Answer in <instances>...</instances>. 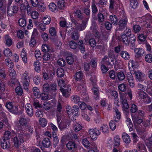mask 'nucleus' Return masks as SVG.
Instances as JSON below:
<instances>
[{
    "label": "nucleus",
    "instance_id": "nucleus-1",
    "mask_svg": "<svg viewBox=\"0 0 152 152\" xmlns=\"http://www.w3.org/2000/svg\"><path fill=\"white\" fill-rule=\"evenodd\" d=\"M30 138V134H26L25 130L20 129L18 132L16 136L14 138V146L16 147H18L24 141L27 140Z\"/></svg>",
    "mask_w": 152,
    "mask_h": 152
},
{
    "label": "nucleus",
    "instance_id": "nucleus-2",
    "mask_svg": "<svg viewBox=\"0 0 152 152\" xmlns=\"http://www.w3.org/2000/svg\"><path fill=\"white\" fill-rule=\"evenodd\" d=\"M121 19L119 20L118 23V26L116 28V31H122L125 28H127V24L128 23V19L126 18V14L124 13L123 15L122 14L120 15Z\"/></svg>",
    "mask_w": 152,
    "mask_h": 152
},
{
    "label": "nucleus",
    "instance_id": "nucleus-3",
    "mask_svg": "<svg viewBox=\"0 0 152 152\" xmlns=\"http://www.w3.org/2000/svg\"><path fill=\"white\" fill-rule=\"evenodd\" d=\"M71 19L75 29L77 31H81L84 30L86 27L87 21H82L81 23L77 22V21L73 17H71Z\"/></svg>",
    "mask_w": 152,
    "mask_h": 152
},
{
    "label": "nucleus",
    "instance_id": "nucleus-4",
    "mask_svg": "<svg viewBox=\"0 0 152 152\" xmlns=\"http://www.w3.org/2000/svg\"><path fill=\"white\" fill-rule=\"evenodd\" d=\"M28 75V73L25 71L21 75V82L23 84V87L24 89L28 90L30 82Z\"/></svg>",
    "mask_w": 152,
    "mask_h": 152
},
{
    "label": "nucleus",
    "instance_id": "nucleus-5",
    "mask_svg": "<svg viewBox=\"0 0 152 152\" xmlns=\"http://www.w3.org/2000/svg\"><path fill=\"white\" fill-rule=\"evenodd\" d=\"M57 86L56 84H52L50 86L48 83H45L42 86V90L44 92L52 93L55 92L56 90Z\"/></svg>",
    "mask_w": 152,
    "mask_h": 152
},
{
    "label": "nucleus",
    "instance_id": "nucleus-6",
    "mask_svg": "<svg viewBox=\"0 0 152 152\" xmlns=\"http://www.w3.org/2000/svg\"><path fill=\"white\" fill-rule=\"evenodd\" d=\"M131 31L130 29L128 28L127 31L126 32V34L125 33H122L121 34V37L122 42L126 46L129 45V39L128 37H129L132 35Z\"/></svg>",
    "mask_w": 152,
    "mask_h": 152
},
{
    "label": "nucleus",
    "instance_id": "nucleus-7",
    "mask_svg": "<svg viewBox=\"0 0 152 152\" xmlns=\"http://www.w3.org/2000/svg\"><path fill=\"white\" fill-rule=\"evenodd\" d=\"M5 107L8 110L12 113L17 114L18 112V106H14L12 102H7L5 104Z\"/></svg>",
    "mask_w": 152,
    "mask_h": 152
},
{
    "label": "nucleus",
    "instance_id": "nucleus-8",
    "mask_svg": "<svg viewBox=\"0 0 152 152\" xmlns=\"http://www.w3.org/2000/svg\"><path fill=\"white\" fill-rule=\"evenodd\" d=\"M88 132L91 138L93 140H95L97 137V136L100 134V132L97 129H90L88 130Z\"/></svg>",
    "mask_w": 152,
    "mask_h": 152
},
{
    "label": "nucleus",
    "instance_id": "nucleus-9",
    "mask_svg": "<svg viewBox=\"0 0 152 152\" xmlns=\"http://www.w3.org/2000/svg\"><path fill=\"white\" fill-rule=\"evenodd\" d=\"M10 142L8 140L5 139L4 137H2L0 139V145L1 147L3 149H7L10 148Z\"/></svg>",
    "mask_w": 152,
    "mask_h": 152
},
{
    "label": "nucleus",
    "instance_id": "nucleus-10",
    "mask_svg": "<svg viewBox=\"0 0 152 152\" xmlns=\"http://www.w3.org/2000/svg\"><path fill=\"white\" fill-rule=\"evenodd\" d=\"M18 9V7L16 6H13L11 8L8 6L7 7V13L10 16H13L17 13Z\"/></svg>",
    "mask_w": 152,
    "mask_h": 152
},
{
    "label": "nucleus",
    "instance_id": "nucleus-11",
    "mask_svg": "<svg viewBox=\"0 0 152 152\" xmlns=\"http://www.w3.org/2000/svg\"><path fill=\"white\" fill-rule=\"evenodd\" d=\"M25 109L28 116L31 117L34 115L33 110L31 105L28 103L25 105Z\"/></svg>",
    "mask_w": 152,
    "mask_h": 152
},
{
    "label": "nucleus",
    "instance_id": "nucleus-12",
    "mask_svg": "<svg viewBox=\"0 0 152 152\" xmlns=\"http://www.w3.org/2000/svg\"><path fill=\"white\" fill-rule=\"evenodd\" d=\"M71 88L70 86L68 85L67 86V89L61 88L60 90L62 93L63 95L64 96L66 97H68L70 94Z\"/></svg>",
    "mask_w": 152,
    "mask_h": 152
},
{
    "label": "nucleus",
    "instance_id": "nucleus-13",
    "mask_svg": "<svg viewBox=\"0 0 152 152\" xmlns=\"http://www.w3.org/2000/svg\"><path fill=\"white\" fill-rule=\"evenodd\" d=\"M127 77L130 86L133 88L134 86V80L132 74L130 72H128L126 75Z\"/></svg>",
    "mask_w": 152,
    "mask_h": 152
},
{
    "label": "nucleus",
    "instance_id": "nucleus-14",
    "mask_svg": "<svg viewBox=\"0 0 152 152\" xmlns=\"http://www.w3.org/2000/svg\"><path fill=\"white\" fill-rule=\"evenodd\" d=\"M66 147L69 151H74L77 149V147L75 142L69 141L66 145Z\"/></svg>",
    "mask_w": 152,
    "mask_h": 152
},
{
    "label": "nucleus",
    "instance_id": "nucleus-15",
    "mask_svg": "<svg viewBox=\"0 0 152 152\" xmlns=\"http://www.w3.org/2000/svg\"><path fill=\"white\" fill-rule=\"evenodd\" d=\"M137 96L142 99H144L147 96V94L143 90L140 89H137L136 91Z\"/></svg>",
    "mask_w": 152,
    "mask_h": 152
},
{
    "label": "nucleus",
    "instance_id": "nucleus-16",
    "mask_svg": "<svg viewBox=\"0 0 152 152\" xmlns=\"http://www.w3.org/2000/svg\"><path fill=\"white\" fill-rule=\"evenodd\" d=\"M136 54L135 57L139 58L145 55V51L143 49L141 48H136L134 50Z\"/></svg>",
    "mask_w": 152,
    "mask_h": 152
},
{
    "label": "nucleus",
    "instance_id": "nucleus-17",
    "mask_svg": "<svg viewBox=\"0 0 152 152\" xmlns=\"http://www.w3.org/2000/svg\"><path fill=\"white\" fill-rule=\"evenodd\" d=\"M129 37V45L130 44V48L132 49H133L135 47V43L136 41L135 36L133 34H132Z\"/></svg>",
    "mask_w": 152,
    "mask_h": 152
},
{
    "label": "nucleus",
    "instance_id": "nucleus-18",
    "mask_svg": "<svg viewBox=\"0 0 152 152\" xmlns=\"http://www.w3.org/2000/svg\"><path fill=\"white\" fill-rule=\"evenodd\" d=\"M4 40L5 44L8 46H10L12 44V39L9 34H6L4 35L3 37Z\"/></svg>",
    "mask_w": 152,
    "mask_h": 152
},
{
    "label": "nucleus",
    "instance_id": "nucleus-19",
    "mask_svg": "<svg viewBox=\"0 0 152 152\" xmlns=\"http://www.w3.org/2000/svg\"><path fill=\"white\" fill-rule=\"evenodd\" d=\"M93 92V97L96 100L99 98V89L96 85H94L93 87L92 88Z\"/></svg>",
    "mask_w": 152,
    "mask_h": 152
},
{
    "label": "nucleus",
    "instance_id": "nucleus-20",
    "mask_svg": "<svg viewBox=\"0 0 152 152\" xmlns=\"http://www.w3.org/2000/svg\"><path fill=\"white\" fill-rule=\"evenodd\" d=\"M136 78L138 81H142L144 80L145 74L139 71H137L135 72Z\"/></svg>",
    "mask_w": 152,
    "mask_h": 152
},
{
    "label": "nucleus",
    "instance_id": "nucleus-21",
    "mask_svg": "<svg viewBox=\"0 0 152 152\" xmlns=\"http://www.w3.org/2000/svg\"><path fill=\"white\" fill-rule=\"evenodd\" d=\"M115 114L114 117V119L116 122H119L121 118L120 112L119 111L118 109L116 108H113Z\"/></svg>",
    "mask_w": 152,
    "mask_h": 152
},
{
    "label": "nucleus",
    "instance_id": "nucleus-22",
    "mask_svg": "<svg viewBox=\"0 0 152 152\" xmlns=\"http://www.w3.org/2000/svg\"><path fill=\"white\" fill-rule=\"evenodd\" d=\"M120 56L124 59L127 60L130 58V56L128 52L125 50L121 51L120 54Z\"/></svg>",
    "mask_w": 152,
    "mask_h": 152
},
{
    "label": "nucleus",
    "instance_id": "nucleus-23",
    "mask_svg": "<svg viewBox=\"0 0 152 152\" xmlns=\"http://www.w3.org/2000/svg\"><path fill=\"white\" fill-rule=\"evenodd\" d=\"M79 111V108L78 106L77 105H75L72 107L71 114L78 116L80 115Z\"/></svg>",
    "mask_w": 152,
    "mask_h": 152
},
{
    "label": "nucleus",
    "instance_id": "nucleus-24",
    "mask_svg": "<svg viewBox=\"0 0 152 152\" xmlns=\"http://www.w3.org/2000/svg\"><path fill=\"white\" fill-rule=\"evenodd\" d=\"M35 24L37 26L38 29L40 31H44L46 28V26L43 23H39L38 22H35Z\"/></svg>",
    "mask_w": 152,
    "mask_h": 152
},
{
    "label": "nucleus",
    "instance_id": "nucleus-25",
    "mask_svg": "<svg viewBox=\"0 0 152 152\" xmlns=\"http://www.w3.org/2000/svg\"><path fill=\"white\" fill-rule=\"evenodd\" d=\"M109 20L113 25H117L118 24V18L115 15H110L109 17Z\"/></svg>",
    "mask_w": 152,
    "mask_h": 152
},
{
    "label": "nucleus",
    "instance_id": "nucleus-26",
    "mask_svg": "<svg viewBox=\"0 0 152 152\" xmlns=\"http://www.w3.org/2000/svg\"><path fill=\"white\" fill-rule=\"evenodd\" d=\"M122 138L124 141L125 143L129 144L130 143L131 139L130 136L126 133H124L122 134Z\"/></svg>",
    "mask_w": 152,
    "mask_h": 152
},
{
    "label": "nucleus",
    "instance_id": "nucleus-27",
    "mask_svg": "<svg viewBox=\"0 0 152 152\" xmlns=\"http://www.w3.org/2000/svg\"><path fill=\"white\" fill-rule=\"evenodd\" d=\"M121 140L119 136L117 135L114 138V147H118L120 145Z\"/></svg>",
    "mask_w": 152,
    "mask_h": 152
},
{
    "label": "nucleus",
    "instance_id": "nucleus-28",
    "mask_svg": "<svg viewBox=\"0 0 152 152\" xmlns=\"http://www.w3.org/2000/svg\"><path fill=\"white\" fill-rule=\"evenodd\" d=\"M84 75L82 71H79L76 73L74 76V78L76 80H81L83 77Z\"/></svg>",
    "mask_w": 152,
    "mask_h": 152
},
{
    "label": "nucleus",
    "instance_id": "nucleus-29",
    "mask_svg": "<svg viewBox=\"0 0 152 152\" xmlns=\"http://www.w3.org/2000/svg\"><path fill=\"white\" fill-rule=\"evenodd\" d=\"M39 10L41 12L44 11L46 9V6L43 1H40L37 6Z\"/></svg>",
    "mask_w": 152,
    "mask_h": 152
},
{
    "label": "nucleus",
    "instance_id": "nucleus-30",
    "mask_svg": "<svg viewBox=\"0 0 152 152\" xmlns=\"http://www.w3.org/2000/svg\"><path fill=\"white\" fill-rule=\"evenodd\" d=\"M20 55L22 58V60L24 63H26L27 61V54L26 50L24 48L22 50Z\"/></svg>",
    "mask_w": 152,
    "mask_h": 152
},
{
    "label": "nucleus",
    "instance_id": "nucleus-31",
    "mask_svg": "<svg viewBox=\"0 0 152 152\" xmlns=\"http://www.w3.org/2000/svg\"><path fill=\"white\" fill-rule=\"evenodd\" d=\"M42 144L44 147L49 148L51 145L50 140L48 138H45L42 141Z\"/></svg>",
    "mask_w": 152,
    "mask_h": 152
},
{
    "label": "nucleus",
    "instance_id": "nucleus-32",
    "mask_svg": "<svg viewBox=\"0 0 152 152\" xmlns=\"http://www.w3.org/2000/svg\"><path fill=\"white\" fill-rule=\"evenodd\" d=\"M97 26L96 23L94 22H92V25L90 28L92 31L93 32V34H97L98 33L97 29Z\"/></svg>",
    "mask_w": 152,
    "mask_h": 152
},
{
    "label": "nucleus",
    "instance_id": "nucleus-33",
    "mask_svg": "<svg viewBox=\"0 0 152 152\" xmlns=\"http://www.w3.org/2000/svg\"><path fill=\"white\" fill-rule=\"evenodd\" d=\"M70 125V122H64L61 123L58 126L59 129L61 130L67 128Z\"/></svg>",
    "mask_w": 152,
    "mask_h": 152
},
{
    "label": "nucleus",
    "instance_id": "nucleus-34",
    "mask_svg": "<svg viewBox=\"0 0 152 152\" xmlns=\"http://www.w3.org/2000/svg\"><path fill=\"white\" fill-rule=\"evenodd\" d=\"M9 124L7 119L4 118L0 121V129L2 128L3 126L7 127L9 126Z\"/></svg>",
    "mask_w": 152,
    "mask_h": 152
},
{
    "label": "nucleus",
    "instance_id": "nucleus-35",
    "mask_svg": "<svg viewBox=\"0 0 152 152\" xmlns=\"http://www.w3.org/2000/svg\"><path fill=\"white\" fill-rule=\"evenodd\" d=\"M9 76L11 79H16V74L15 71L12 67H10L9 70Z\"/></svg>",
    "mask_w": 152,
    "mask_h": 152
},
{
    "label": "nucleus",
    "instance_id": "nucleus-36",
    "mask_svg": "<svg viewBox=\"0 0 152 152\" xmlns=\"http://www.w3.org/2000/svg\"><path fill=\"white\" fill-rule=\"evenodd\" d=\"M58 4L59 9L63 10L65 8L66 4L64 0H60L58 1Z\"/></svg>",
    "mask_w": 152,
    "mask_h": 152
},
{
    "label": "nucleus",
    "instance_id": "nucleus-37",
    "mask_svg": "<svg viewBox=\"0 0 152 152\" xmlns=\"http://www.w3.org/2000/svg\"><path fill=\"white\" fill-rule=\"evenodd\" d=\"M71 98V101L75 104H77L80 102V98L79 96L76 95L72 96Z\"/></svg>",
    "mask_w": 152,
    "mask_h": 152
},
{
    "label": "nucleus",
    "instance_id": "nucleus-38",
    "mask_svg": "<svg viewBox=\"0 0 152 152\" xmlns=\"http://www.w3.org/2000/svg\"><path fill=\"white\" fill-rule=\"evenodd\" d=\"M100 130H102V132L105 134H107L109 131L108 126L106 124H103L101 126Z\"/></svg>",
    "mask_w": 152,
    "mask_h": 152
},
{
    "label": "nucleus",
    "instance_id": "nucleus-39",
    "mask_svg": "<svg viewBox=\"0 0 152 152\" xmlns=\"http://www.w3.org/2000/svg\"><path fill=\"white\" fill-rule=\"evenodd\" d=\"M49 9L53 12L57 11L58 10L57 6L56 5V4L53 2L49 4Z\"/></svg>",
    "mask_w": 152,
    "mask_h": 152
},
{
    "label": "nucleus",
    "instance_id": "nucleus-40",
    "mask_svg": "<svg viewBox=\"0 0 152 152\" xmlns=\"http://www.w3.org/2000/svg\"><path fill=\"white\" fill-rule=\"evenodd\" d=\"M18 23L20 26L24 27L26 25V20L25 18H20L18 20Z\"/></svg>",
    "mask_w": 152,
    "mask_h": 152
},
{
    "label": "nucleus",
    "instance_id": "nucleus-41",
    "mask_svg": "<svg viewBox=\"0 0 152 152\" xmlns=\"http://www.w3.org/2000/svg\"><path fill=\"white\" fill-rule=\"evenodd\" d=\"M40 63L39 62V61H35L34 63V66L35 67V70L37 72H39L40 71L41 68Z\"/></svg>",
    "mask_w": 152,
    "mask_h": 152
},
{
    "label": "nucleus",
    "instance_id": "nucleus-42",
    "mask_svg": "<svg viewBox=\"0 0 152 152\" xmlns=\"http://www.w3.org/2000/svg\"><path fill=\"white\" fill-rule=\"evenodd\" d=\"M146 89V91L149 94L152 96V82L148 83Z\"/></svg>",
    "mask_w": 152,
    "mask_h": 152
},
{
    "label": "nucleus",
    "instance_id": "nucleus-43",
    "mask_svg": "<svg viewBox=\"0 0 152 152\" xmlns=\"http://www.w3.org/2000/svg\"><path fill=\"white\" fill-rule=\"evenodd\" d=\"M47 72L48 73V77L49 78V80H52L55 74V72L54 71L52 70H47Z\"/></svg>",
    "mask_w": 152,
    "mask_h": 152
},
{
    "label": "nucleus",
    "instance_id": "nucleus-44",
    "mask_svg": "<svg viewBox=\"0 0 152 152\" xmlns=\"http://www.w3.org/2000/svg\"><path fill=\"white\" fill-rule=\"evenodd\" d=\"M51 20L50 17L49 16L46 15L43 18V23L46 25H48L50 23Z\"/></svg>",
    "mask_w": 152,
    "mask_h": 152
},
{
    "label": "nucleus",
    "instance_id": "nucleus-45",
    "mask_svg": "<svg viewBox=\"0 0 152 152\" xmlns=\"http://www.w3.org/2000/svg\"><path fill=\"white\" fill-rule=\"evenodd\" d=\"M32 91L33 94L36 97H38L40 95V92L39 90L37 87H35L33 88Z\"/></svg>",
    "mask_w": 152,
    "mask_h": 152
},
{
    "label": "nucleus",
    "instance_id": "nucleus-46",
    "mask_svg": "<svg viewBox=\"0 0 152 152\" xmlns=\"http://www.w3.org/2000/svg\"><path fill=\"white\" fill-rule=\"evenodd\" d=\"M51 53H45L42 56V58L43 60L45 61H49L51 57Z\"/></svg>",
    "mask_w": 152,
    "mask_h": 152
},
{
    "label": "nucleus",
    "instance_id": "nucleus-47",
    "mask_svg": "<svg viewBox=\"0 0 152 152\" xmlns=\"http://www.w3.org/2000/svg\"><path fill=\"white\" fill-rule=\"evenodd\" d=\"M57 75L58 77H61L64 75V71L63 69L61 68H58L57 70Z\"/></svg>",
    "mask_w": 152,
    "mask_h": 152
},
{
    "label": "nucleus",
    "instance_id": "nucleus-48",
    "mask_svg": "<svg viewBox=\"0 0 152 152\" xmlns=\"http://www.w3.org/2000/svg\"><path fill=\"white\" fill-rule=\"evenodd\" d=\"M19 82L16 79H11L8 82L9 85L12 87H14Z\"/></svg>",
    "mask_w": 152,
    "mask_h": 152
},
{
    "label": "nucleus",
    "instance_id": "nucleus-49",
    "mask_svg": "<svg viewBox=\"0 0 152 152\" xmlns=\"http://www.w3.org/2000/svg\"><path fill=\"white\" fill-rule=\"evenodd\" d=\"M97 17V20L99 23H100L104 21V18L102 13H98Z\"/></svg>",
    "mask_w": 152,
    "mask_h": 152
},
{
    "label": "nucleus",
    "instance_id": "nucleus-50",
    "mask_svg": "<svg viewBox=\"0 0 152 152\" xmlns=\"http://www.w3.org/2000/svg\"><path fill=\"white\" fill-rule=\"evenodd\" d=\"M132 120L135 124H140L142 122V120L141 119L136 117L135 116H132Z\"/></svg>",
    "mask_w": 152,
    "mask_h": 152
},
{
    "label": "nucleus",
    "instance_id": "nucleus-51",
    "mask_svg": "<svg viewBox=\"0 0 152 152\" xmlns=\"http://www.w3.org/2000/svg\"><path fill=\"white\" fill-rule=\"evenodd\" d=\"M15 91L17 94L21 96L23 93V89L20 86H18L15 88Z\"/></svg>",
    "mask_w": 152,
    "mask_h": 152
},
{
    "label": "nucleus",
    "instance_id": "nucleus-52",
    "mask_svg": "<svg viewBox=\"0 0 152 152\" xmlns=\"http://www.w3.org/2000/svg\"><path fill=\"white\" fill-rule=\"evenodd\" d=\"M35 56L37 61H40L42 58L41 55L40 51L35 50L34 52Z\"/></svg>",
    "mask_w": 152,
    "mask_h": 152
},
{
    "label": "nucleus",
    "instance_id": "nucleus-53",
    "mask_svg": "<svg viewBox=\"0 0 152 152\" xmlns=\"http://www.w3.org/2000/svg\"><path fill=\"white\" fill-rule=\"evenodd\" d=\"M4 55L7 57L12 56V53L11 50L8 48L4 49Z\"/></svg>",
    "mask_w": 152,
    "mask_h": 152
},
{
    "label": "nucleus",
    "instance_id": "nucleus-54",
    "mask_svg": "<svg viewBox=\"0 0 152 152\" xmlns=\"http://www.w3.org/2000/svg\"><path fill=\"white\" fill-rule=\"evenodd\" d=\"M39 123L40 125L42 127H45L47 124V121L45 118H41L39 120Z\"/></svg>",
    "mask_w": 152,
    "mask_h": 152
},
{
    "label": "nucleus",
    "instance_id": "nucleus-55",
    "mask_svg": "<svg viewBox=\"0 0 152 152\" xmlns=\"http://www.w3.org/2000/svg\"><path fill=\"white\" fill-rule=\"evenodd\" d=\"M118 79L120 80H123L125 78V75L122 72H118L117 75Z\"/></svg>",
    "mask_w": 152,
    "mask_h": 152
},
{
    "label": "nucleus",
    "instance_id": "nucleus-56",
    "mask_svg": "<svg viewBox=\"0 0 152 152\" xmlns=\"http://www.w3.org/2000/svg\"><path fill=\"white\" fill-rule=\"evenodd\" d=\"M115 52L118 55L120 54L122 50V46L121 45H118L114 48Z\"/></svg>",
    "mask_w": 152,
    "mask_h": 152
},
{
    "label": "nucleus",
    "instance_id": "nucleus-57",
    "mask_svg": "<svg viewBox=\"0 0 152 152\" xmlns=\"http://www.w3.org/2000/svg\"><path fill=\"white\" fill-rule=\"evenodd\" d=\"M19 123L23 126H25L27 124L26 119L23 117H21L19 120Z\"/></svg>",
    "mask_w": 152,
    "mask_h": 152
},
{
    "label": "nucleus",
    "instance_id": "nucleus-58",
    "mask_svg": "<svg viewBox=\"0 0 152 152\" xmlns=\"http://www.w3.org/2000/svg\"><path fill=\"white\" fill-rule=\"evenodd\" d=\"M79 36L78 32L73 31L71 34V37L74 40H77Z\"/></svg>",
    "mask_w": 152,
    "mask_h": 152
},
{
    "label": "nucleus",
    "instance_id": "nucleus-59",
    "mask_svg": "<svg viewBox=\"0 0 152 152\" xmlns=\"http://www.w3.org/2000/svg\"><path fill=\"white\" fill-rule=\"evenodd\" d=\"M41 80L40 77L39 76L37 75H35L33 79L34 83L36 85L39 84Z\"/></svg>",
    "mask_w": 152,
    "mask_h": 152
},
{
    "label": "nucleus",
    "instance_id": "nucleus-60",
    "mask_svg": "<svg viewBox=\"0 0 152 152\" xmlns=\"http://www.w3.org/2000/svg\"><path fill=\"white\" fill-rule=\"evenodd\" d=\"M138 110L137 106L134 104H131L130 107V112L132 113H135Z\"/></svg>",
    "mask_w": 152,
    "mask_h": 152
},
{
    "label": "nucleus",
    "instance_id": "nucleus-61",
    "mask_svg": "<svg viewBox=\"0 0 152 152\" xmlns=\"http://www.w3.org/2000/svg\"><path fill=\"white\" fill-rule=\"evenodd\" d=\"M74 16L75 18H78L82 19L83 18V16L80 10H77L75 12Z\"/></svg>",
    "mask_w": 152,
    "mask_h": 152
},
{
    "label": "nucleus",
    "instance_id": "nucleus-62",
    "mask_svg": "<svg viewBox=\"0 0 152 152\" xmlns=\"http://www.w3.org/2000/svg\"><path fill=\"white\" fill-rule=\"evenodd\" d=\"M145 61L149 63L152 61V55L151 54L149 53L147 54L145 56Z\"/></svg>",
    "mask_w": 152,
    "mask_h": 152
},
{
    "label": "nucleus",
    "instance_id": "nucleus-63",
    "mask_svg": "<svg viewBox=\"0 0 152 152\" xmlns=\"http://www.w3.org/2000/svg\"><path fill=\"white\" fill-rule=\"evenodd\" d=\"M42 51L44 52H48L50 50V48L46 44H43L41 47Z\"/></svg>",
    "mask_w": 152,
    "mask_h": 152
},
{
    "label": "nucleus",
    "instance_id": "nucleus-64",
    "mask_svg": "<svg viewBox=\"0 0 152 152\" xmlns=\"http://www.w3.org/2000/svg\"><path fill=\"white\" fill-rule=\"evenodd\" d=\"M83 145L86 148H88L90 146V144L89 141L86 138L83 139L82 141Z\"/></svg>",
    "mask_w": 152,
    "mask_h": 152
}]
</instances>
